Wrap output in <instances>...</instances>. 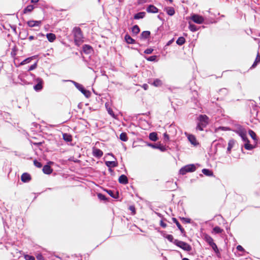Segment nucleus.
<instances>
[{
    "instance_id": "51",
    "label": "nucleus",
    "mask_w": 260,
    "mask_h": 260,
    "mask_svg": "<svg viewBox=\"0 0 260 260\" xmlns=\"http://www.w3.org/2000/svg\"><path fill=\"white\" fill-rule=\"evenodd\" d=\"M108 113L110 115H111L113 117H115V114L114 113V112L113 111V110L111 108H109L108 109Z\"/></svg>"
},
{
    "instance_id": "41",
    "label": "nucleus",
    "mask_w": 260,
    "mask_h": 260,
    "mask_svg": "<svg viewBox=\"0 0 260 260\" xmlns=\"http://www.w3.org/2000/svg\"><path fill=\"white\" fill-rule=\"evenodd\" d=\"M213 232L216 234H220L221 233L223 230L221 229L220 227L216 226L213 229Z\"/></svg>"
},
{
    "instance_id": "45",
    "label": "nucleus",
    "mask_w": 260,
    "mask_h": 260,
    "mask_svg": "<svg viewBox=\"0 0 260 260\" xmlns=\"http://www.w3.org/2000/svg\"><path fill=\"white\" fill-rule=\"evenodd\" d=\"M98 197L101 200L106 201L107 200L106 196L102 193H99Z\"/></svg>"
},
{
    "instance_id": "26",
    "label": "nucleus",
    "mask_w": 260,
    "mask_h": 260,
    "mask_svg": "<svg viewBox=\"0 0 260 260\" xmlns=\"http://www.w3.org/2000/svg\"><path fill=\"white\" fill-rule=\"evenodd\" d=\"M165 11L170 16H173L175 14V10L173 7H166L165 8Z\"/></svg>"
},
{
    "instance_id": "37",
    "label": "nucleus",
    "mask_w": 260,
    "mask_h": 260,
    "mask_svg": "<svg viewBox=\"0 0 260 260\" xmlns=\"http://www.w3.org/2000/svg\"><path fill=\"white\" fill-rule=\"evenodd\" d=\"M202 173L207 176H211L213 175V172L209 169H203Z\"/></svg>"
},
{
    "instance_id": "8",
    "label": "nucleus",
    "mask_w": 260,
    "mask_h": 260,
    "mask_svg": "<svg viewBox=\"0 0 260 260\" xmlns=\"http://www.w3.org/2000/svg\"><path fill=\"white\" fill-rule=\"evenodd\" d=\"M42 24L41 20H29L27 22V25L30 27L39 26Z\"/></svg>"
},
{
    "instance_id": "18",
    "label": "nucleus",
    "mask_w": 260,
    "mask_h": 260,
    "mask_svg": "<svg viewBox=\"0 0 260 260\" xmlns=\"http://www.w3.org/2000/svg\"><path fill=\"white\" fill-rule=\"evenodd\" d=\"M172 221L176 223V225L180 231L181 233L182 234H184L185 233L184 229L182 227L180 223L178 222V221L177 220L176 218H172Z\"/></svg>"
},
{
    "instance_id": "10",
    "label": "nucleus",
    "mask_w": 260,
    "mask_h": 260,
    "mask_svg": "<svg viewBox=\"0 0 260 260\" xmlns=\"http://www.w3.org/2000/svg\"><path fill=\"white\" fill-rule=\"evenodd\" d=\"M248 134L251 137V138L253 140L254 144L253 145H255V147L257 146V142H258V138L256 136V133L251 129H249L248 131Z\"/></svg>"
},
{
    "instance_id": "50",
    "label": "nucleus",
    "mask_w": 260,
    "mask_h": 260,
    "mask_svg": "<svg viewBox=\"0 0 260 260\" xmlns=\"http://www.w3.org/2000/svg\"><path fill=\"white\" fill-rule=\"evenodd\" d=\"M164 138L165 141H169V135L167 133H165L164 134Z\"/></svg>"
},
{
    "instance_id": "3",
    "label": "nucleus",
    "mask_w": 260,
    "mask_h": 260,
    "mask_svg": "<svg viewBox=\"0 0 260 260\" xmlns=\"http://www.w3.org/2000/svg\"><path fill=\"white\" fill-rule=\"evenodd\" d=\"M239 136L242 138V140L245 142L244 148L246 150H251L255 148V145L250 144V141L247 137L246 133L245 131H240L238 132Z\"/></svg>"
},
{
    "instance_id": "16",
    "label": "nucleus",
    "mask_w": 260,
    "mask_h": 260,
    "mask_svg": "<svg viewBox=\"0 0 260 260\" xmlns=\"http://www.w3.org/2000/svg\"><path fill=\"white\" fill-rule=\"evenodd\" d=\"M147 12L148 13H156L158 12V9L153 5H150L147 8Z\"/></svg>"
},
{
    "instance_id": "43",
    "label": "nucleus",
    "mask_w": 260,
    "mask_h": 260,
    "mask_svg": "<svg viewBox=\"0 0 260 260\" xmlns=\"http://www.w3.org/2000/svg\"><path fill=\"white\" fill-rule=\"evenodd\" d=\"M34 164L36 167L38 168H41L42 167V164L36 159L34 160Z\"/></svg>"
},
{
    "instance_id": "14",
    "label": "nucleus",
    "mask_w": 260,
    "mask_h": 260,
    "mask_svg": "<svg viewBox=\"0 0 260 260\" xmlns=\"http://www.w3.org/2000/svg\"><path fill=\"white\" fill-rule=\"evenodd\" d=\"M82 49L83 51L85 54H89L93 51L92 47L91 46L87 44H85L83 46Z\"/></svg>"
},
{
    "instance_id": "60",
    "label": "nucleus",
    "mask_w": 260,
    "mask_h": 260,
    "mask_svg": "<svg viewBox=\"0 0 260 260\" xmlns=\"http://www.w3.org/2000/svg\"><path fill=\"white\" fill-rule=\"evenodd\" d=\"M218 128L222 130H226L228 129L226 127H219Z\"/></svg>"
},
{
    "instance_id": "33",
    "label": "nucleus",
    "mask_w": 260,
    "mask_h": 260,
    "mask_svg": "<svg viewBox=\"0 0 260 260\" xmlns=\"http://www.w3.org/2000/svg\"><path fill=\"white\" fill-rule=\"evenodd\" d=\"M260 62V54L257 52L256 58L253 64L252 65L251 68H255L258 63Z\"/></svg>"
},
{
    "instance_id": "19",
    "label": "nucleus",
    "mask_w": 260,
    "mask_h": 260,
    "mask_svg": "<svg viewBox=\"0 0 260 260\" xmlns=\"http://www.w3.org/2000/svg\"><path fill=\"white\" fill-rule=\"evenodd\" d=\"M37 80L39 81L38 83L34 86V89L36 90H40L42 89L43 86H42V83L43 81L41 79H38Z\"/></svg>"
},
{
    "instance_id": "17",
    "label": "nucleus",
    "mask_w": 260,
    "mask_h": 260,
    "mask_svg": "<svg viewBox=\"0 0 260 260\" xmlns=\"http://www.w3.org/2000/svg\"><path fill=\"white\" fill-rule=\"evenodd\" d=\"M53 170L51 169V167L49 165H45L43 168V172L44 174H50L52 173Z\"/></svg>"
},
{
    "instance_id": "21",
    "label": "nucleus",
    "mask_w": 260,
    "mask_h": 260,
    "mask_svg": "<svg viewBox=\"0 0 260 260\" xmlns=\"http://www.w3.org/2000/svg\"><path fill=\"white\" fill-rule=\"evenodd\" d=\"M150 36V32L149 31H143L140 36L141 39L145 40L148 39Z\"/></svg>"
},
{
    "instance_id": "53",
    "label": "nucleus",
    "mask_w": 260,
    "mask_h": 260,
    "mask_svg": "<svg viewBox=\"0 0 260 260\" xmlns=\"http://www.w3.org/2000/svg\"><path fill=\"white\" fill-rule=\"evenodd\" d=\"M237 249L240 251H244V249L241 245H238L237 247Z\"/></svg>"
},
{
    "instance_id": "27",
    "label": "nucleus",
    "mask_w": 260,
    "mask_h": 260,
    "mask_svg": "<svg viewBox=\"0 0 260 260\" xmlns=\"http://www.w3.org/2000/svg\"><path fill=\"white\" fill-rule=\"evenodd\" d=\"M145 16V12H141L136 14H135L134 16V18L135 19H139L143 18Z\"/></svg>"
},
{
    "instance_id": "23",
    "label": "nucleus",
    "mask_w": 260,
    "mask_h": 260,
    "mask_svg": "<svg viewBox=\"0 0 260 260\" xmlns=\"http://www.w3.org/2000/svg\"><path fill=\"white\" fill-rule=\"evenodd\" d=\"M63 139L68 142H71L72 141V137L70 134L64 133L62 135Z\"/></svg>"
},
{
    "instance_id": "34",
    "label": "nucleus",
    "mask_w": 260,
    "mask_h": 260,
    "mask_svg": "<svg viewBox=\"0 0 260 260\" xmlns=\"http://www.w3.org/2000/svg\"><path fill=\"white\" fill-rule=\"evenodd\" d=\"M140 31V28L137 25H134L132 28V31L135 35L139 34Z\"/></svg>"
},
{
    "instance_id": "40",
    "label": "nucleus",
    "mask_w": 260,
    "mask_h": 260,
    "mask_svg": "<svg viewBox=\"0 0 260 260\" xmlns=\"http://www.w3.org/2000/svg\"><path fill=\"white\" fill-rule=\"evenodd\" d=\"M189 29L192 32L196 31L198 29L196 25L190 23H189Z\"/></svg>"
},
{
    "instance_id": "4",
    "label": "nucleus",
    "mask_w": 260,
    "mask_h": 260,
    "mask_svg": "<svg viewBox=\"0 0 260 260\" xmlns=\"http://www.w3.org/2000/svg\"><path fill=\"white\" fill-rule=\"evenodd\" d=\"M196 170V167L194 164L186 165L182 167L179 171L180 174L184 175L188 172H193Z\"/></svg>"
},
{
    "instance_id": "46",
    "label": "nucleus",
    "mask_w": 260,
    "mask_h": 260,
    "mask_svg": "<svg viewBox=\"0 0 260 260\" xmlns=\"http://www.w3.org/2000/svg\"><path fill=\"white\" fill-rule=\"evenodd\" d=\"M24 258L25 260H35V258L34 256L29 255H24Z\"/></svg>"
},
{
    "instance_id": "54",
    "label": "nucleus",
    "mask_w": 260,
    "mask_h": 260,
    "mask_svg": "<svg viewBox=\"0 0 260 260\" xmlns=\"http://www.w3.org/2000/svg\"><path fill=\"white\" fill-rule=\"evenodd\" d=\"M36 258L37 260H44V258L42 254H39L37 255Z\"/></svg>"
},
{
    "instance_id": "22",
    "label": "nucleus",
    "mask_w": 260,
    "mask_h": 260,
    "mask_svg": "<svg viewBox=\"0 0 260 260\" xmlns=\"http://www.w3.org/2000/svg\"><path fill=\"white\" fill-rule=\"evenodd\" d=\"M235 141L234 140H230L228 143V146L227 148L228 152L230 153L231 152V149L233 147L234 145H235Z\"/></svg>"
},
{
    "instance_id": "49",
    "label": "nucleus",
    "mask_w": 260,
    "mask_h": 260,
    "mask_svg": "<svg viewBox=\"0 0 260 260\" xmlns=\"http://www.w3.org/2000/svg\"><path fill=\"white\" fill-rule=\"evenodd\" d=\"M37 67V63H35L34 64H33L32 65H31L28 69V71H32L34 69H35Z\"/></svg>"
},
{
    "instance_id": "11",
    "label": "nucleus",
    "mask_w": 260,
    "mask_h": 260,
    "mask_svg": "<svg viewBox=\"0 0 260 260\" xmlns=\"http://www.w3.org/2000/svg\"><path fill=\"white\" fill-rule=\"evenodd\" d=\"M187 138L188 141L190 142L191 144L194 146H197L199 145V143L197 141V139L196 137L192 134H188L187 135Z\"/></svg>"
},
{
    "instance_id": "36",
    "label": "nucleus",
    "mask_w": 260,
    "mask_h": 260,
    "mask_svg": "<svg viewBox=\"0 0 260 260\" xmlns=\"http://www.w3.org/2000/svg\"><path fill=\"white\" fill-rule=\"evenodd\" d=\"M185 42V39L183 37H180L178 38L177 40L176 41V43L179 45H182Z\"/></svg>"
},
{
    "instance_id": "29",
    "label": "nucleus",
    "mask_w": 260,
    "mask_h": 260,
    "mask_svg": "<svg viewBox=\"0 0 260 260\" xmlns=\"http://www.w3.org/2000/svg\"><path fill=\"white\" fill-rule=\"evenodd\" d=\"M152 85L155 87L161 86L162 85V82L159 79H155L152 83Z\"/></svg>"
},
{
    "instance_id": "52",
    "label": "nucleus",
    "mask_w": 260,
    "mask_h": 260,
    "mask_svg": "<svg viewBox=\"0 0 260 260\" xmlns=\"http://www.w3.org/2000/svg\"><path fill=\"white\" fill-rule=\"evenodd\" d=\"M166 238L170 242H172L174 239L173 236L172 235H168L166 236Z\"/></svg>"
},
{
    "instance_id": "28",
    "label": "nucleus",
    "mask_w": 260,
    "mask_h": 260,
    "mask_svg": "<svg viewBox=\"0 0 260 260\" xmlns=\"http://www.w3.org/2000/svg\"><path fill=\"white\" fill-rule=\"evenodd\" d=\"M125 40L126 41V42L128 43V44H134L135 43V40H134L129 35H126L125 36Z\"/></svg>"
},
{
    "instance_id": "48",
    "label": "nucleus",
    "mask_w": 260,
    "mask_h": 260,
    "mask_svg": "<svg viewBox=\"0 0 260 260\" xmlns=\"http://www.w3.org/2000/svg\"><path fill=\"white\" fill-rule=\"evenodd\" d=\"M153 51V49L152 48H147L144 51V53L145 54H151Z\"/></svg>"
},
{
    "instance_id": "61",
    "label": "nucleus",
    "mask_w": 260,
    "mask_h": 260,
    "mask_svg": "<svg viewBox=\"0 0 260 260\" xmlns=\"http://www.w3.org/2000/svg\"><path fill=\"white\" fill-rule=\"evenodd\" d=\"M34 144H35V145H41V144H42V143H41V142H40V143H34Z\"/></svg>"
},
{
    "instance_id": "44",
    "label": "nucleus",
    "mask_w": 260,
    "mask_h": 260,
    "mask_svg": "<svg viewBox=\"0 0 260 260\" xmlns=\"http://www.w3.org/2000/svg\"><path fill=\"white\" fill-rule=\"evenodd\" d=\"M128 208L129 210L131 211L132 215H135L136 213V209L134 206H130Z\"/></svg>"
},
{
    "instance_id": "24",
    "label": "nucleus",
    "mask_w": 260,
    "mask_h": 260,
    "mask_svg": "<svg viewBox=\"0 0 260 260\" xmlns=\"http://www.w3.org/2000/svg\"><path fill=\"white\" fill-rule=\"evenodd\" d=\"M46 37L50 42H53L56 39L55 35L52 33L47 34Z\"/></svg>"
},
{
    "instance_id": "12",
    "label": "nucleus",
    "mask_w": 260,
    "mask_h": 260,
    "mask_svg": "<svg viewBox=\"0 0 260 260\" xmlns=\"http://www.w3.org/2000/svg\"><path fill=\"white\" fill-rule=\"evenodd\" d=\"M148 145L153 148L158 149L160 150L161 151H165L166 150V147L164 145H162L160 144H148Z\"/></svg>"
},
{
    "instance_id": "9",
    "label": "nucleus",
    "mask_w": 260,
    "mask_h": 260,
    "mask_svg": "<svg viewBox=\"0 0 260 260\" xmlns=\"http://www.w3.org/2000/svg\"><path fill=\"white\" fill-rule=\"evenodd\" d=\"M76 87L86 97L89 94V92L86 90L82 85L76 83Z\"/></svg>"
},
{
    "instance_id": "59",
    "label": "nucleus",
    "mask_w": 260,
    "mask_h": 260,
    "mask_svg": "<svg viewBox=\"0 0 260 260\" xmlns=\"http://www.w3.org/2000/svg\"><path fill=\"white\" fill-rule=\"evenodd\" d=\"M38 2L39 0H31L32 3H37Z\"/></svg>"
},
{
    "instance_id": "2",
    "label": "nucleus",
    "mask_w": 260,
    "mask_h": 260,
    "mask_svg": "<svg viewBox=\"0 0 260 260\" xmlns=\"http://www.w3.org/2000/svg\"><path fill=\"white\" fill-rule=\"evenodd\" d=\"M198 120L199 122L198 123L196 128L202 131L203 128L208 124L209 118L206 115H200L198 117Z\"/></svg>"
},
{
    "instance_id": "5",
    "label": "nucleus",
    "mask_w": 260,
    "mask_h": 260,
    "mask_svg": "<svg viewBox=\"0 0 260 260\" xmlns=\"http://www.w3.org/2000/svg\"><path fill=\"white\" fill-rule=\"evenodd\" d=\"M174 244L177 246L187 251H190L191 250V246L186 242L176 240L174 241Z\"/></svg>"
},
{
    "instance_id": "20",
    "label": "nucleus",
    "mask_w": 260,
    "mask_h": 260,
    "mask_svg": "<svg viewBox=\"0 0 260 260\" xmlns=\"http://www.w3.org/2000/svg\"><path fill=\"white\" fill-rule=\"evenodd\" d=\"M204 239L209 245L214 242L213 239L210 236L207 234H205L204 236Z\"/></svg>"
},
{
    "instance_id": "57",
    "label": "nucleus",
    "mask_w": 260,
    "mask_h": 260,
    "mask_svg": "<svg viewBox=\"0 0 260 260\" xmlns=\"http://www.w3.org/2000/svg\"><path fill=\"white\" fill-rule=\"evenodd\" d=\"M107 192H108V194H109L110 196H111V197H114V195H113V191H112V190H108V191H107Z\"/></svg>"
},
{
    "instance_id": "39",
    "label": "nucleus",
    "mask_w": 260,
    "mask_h": 260,
    "mask_svg": "<svg viewBox=\"0 0 260 260\" xmlns=\"http://www.w3.org/2000/svg\"><path fill=\"white\" fill-rule=\"evenodd\" d=\"M210 246L212 247L213 250L214 251V252L216 254L219 253V250L218 249V247H217L216 244L214 242H213V243L210 244Z\"/></svg>"
},
{
    "instance_id": "7",
    "label": "nucleus",
    "mask_w": 260,
    "mask_h": 260,
    "mask_svg": "<svg viewBox=\"0 0 260 260\" xmlns=\"http://www.w3.org/2000/svg\"><path fill=\"white\" fill-rule=\"evenodd\" d=\"M92 155L95 157L100 158L103 156V152L101 149L94 147L92 148Z\"/></svg>"
},
{
    "instance_id": "30",
    "label": "nucleus",
    "mask_w": 260,
    "mask_h": 260,
    "mask_svg": "<svg viewBox=\"0 0 260 260\" xmlns=\"http://www.w3.org/2000/svg\"><path fill=\"white\" fill-rule=\"evenodd\" d=\"M34 9V7L33 5H28L23 10V12L24 14H26L31 12Z\"/></svg>"
},
{
    "instance_id": "1",
    "label": "nucleus",
    "mask_w": 260,
    "mask_h": 260,
    "mask_svg": "<svg viewBox=\"0 0 260 260\" xmlns=\"http://www.w3.org/2000/svg\"><path fill=\"white\" fill-rule=\"evenodd\" d=\"M72 33L74 36L75 44L79 46L84 41L83 35L81 29L79 27H75L73 29Z\"/></svg>"
},
{
    "instance_id": "42",
    "label": "nucleus",
    "mask_w": 260,
    "mask_h": 260,
    "mask_svg": "<svg viewBox=\"0 0 260 260\" xmlns=\"http://www.w3.org/2000/svg\"><path fill=\"white\" fill-rule=\"evenodd\" d=\"M179 218L183 223H190L191 222V219L189 218L180 217Z\"/></svg>"
},
{
    "instance_id": "32",
    "label": "nucleus",
    "mask_w": 260,
    "mask_h": 260,
    "mask_svg": "<svg viewBox=\"0 0 260 260\" xmlns=\"http://www.w3.org/2000/svg\"><path fill=\"white\" fill-rule=\"evenodd\" d=\"M35 57H36L35 56H31V57L26 58L25 59L23 60L20 63V65L22 66V65H24L25 64L30 62L31 61V60H32L33 59L35 58Z\"/></svg>"
},
{
    "instance_id": "13",
    "label": "nucleus",
    "mask_w": 260,
    "mask_h": 260,
    "mask_svg": "<svg viewBox=\"0 0 260 260\" xmlns=\"http://www.w3.org/2000/svg\"><path fill=\"white\" fill-rule=\"evenodd\" d=\"M31 179V176L27 173H24L21 176V180L23 182H28Z\"/></svg>"
},
{
    "instance_id": "25",
    "label": "nucleus",
    "mask_w": 260,
    "mask_h": 260,
    "mask_svg": "<svg viewBox=\"0 0 260 260\" xmlns=\"http://www.w3.org/2000/svg\"><path fill=\"white\" fill-rule=\"evenodd\" d=\"M149 138L152 141H156L158 140L157 133L155 132L150 133Z\"/></svg>"
},
{
    "instance_id": "55",
    "label": "nucleus",
    "mask_w": 260,
    "mask_h": 260,
    "mask_svg": "<svg viewBox=\"0 0 260 260\" xmlns=\"http://www.w3.org/2000/svg\"><path fill=\"white\" fill-rule=\"evenodd\" d=\"M160 225L161 227L165 228L167 226V224L165 223L162 220L160 221Z\"/></svg>"
},
{
    "instance_id": "58",
    "label": "nucleus",
    "mask_w": 260,
    "mask_h": 260,
    "mask_svg": "<svg viewBox=\"0 0 260 260\" xmlns=\"http://www.w3.org/2000/svg\"><path fill=\"white\" fill-rule=\"evenodd\" d=\"M34 37L33 36H29V38H28V40H29V41H31V40H34Z\"/></svg>"
},
{
    "instance_id": "38",
    "label": "nucleus",
    "mask_w": 260,
    "mask_h": 260,
    "mask_svg": "<svg viewBox=\"0 0 260 260\" xmlns=\"http://www.w3.org/2000/svg\"><path fill=\"white\" fill-rule=\"evenodd\" d=\"M210 246L212 247L213 250L214 251V252L216 254L219 253V250L218 249V247H217L216 244L214 242H213V243L210 244Z\"/></svg>"
},
{
    "instance_id": "15",
    "label": "nucleus",
    "mask_w": 260,
    "mask_h": 260,
    "mask_svg": "<svg viewBox=\"0 0 260 260\" xmlns=\"http://www.w3.org/2000/svg\"><path fill=\"white\" fill-rule=\"evenodd\" d=\"M118 181L122 184H126L128 183V179L125 175H121L118 178Z\"/></svg>"
},
{
    "instance_id": "31",
    "label": "nucleus",
    "mask_w": 260,
    "mask_h": 260,
    "mask_svg": "<svg viewBox=\"0 0 260 260\" xmlns=\"http://www.w3.org/2000/svg\"><path fill=\"white\" fill-rule=\"evenodd\" d=\"M106 165L109 168L115 167L117 166V162L114 161H107Z\"/></svg>"
},
{
    "instance_id": "35",
    "label": "nucleus",
    "mask_w": 260,
    "mask_h": 260,
    "mask_svg": "<svg viewBox=\"0 0 260 260\" xmlns=\"http://www.w3.org/2000/svg\"><path fill=\"white\" fill-rule=\"evenodd\" d=\"M119 139L124 142H126L128 140L127 134L125 133H122L119 136Z\"/></svg>"
},
{
    "instance_id": "6",
    "label": "nucleus",
    "mask_w": 260,
    "mask_h": 260,
    "mask_svg": "<svg viewBox=\"0 0 260 260\" xmlns=\"http://www.w3.org/2000/svg\"><path fill=\"white\" fill-rule=\"evenodd\" d=\"M191 19L195 23L197 24H202L204 21V18L203 16L193 14L191 16Z\"/></svg>"
},
{
    "instance_id": "62",
    "label": "nucleus",
    "mask_w": 260,
    "mask_h": 260,
    "mask_svg": "<svg viewBox=\"0 0 260 260\" xmlns=\"http://www.w3.org/2000/svg\"><path fill=\"white\" fill-rule=\"evenodd\" d=\"M182 260H189V259L187 258H183Z\"/></svg>"
},
{
    "instance_id": "47",
    "label": "nucleus",
    "mask_w": 260,
    "mask_h": 260,
    "mask_svg": "<svg viewBox=\"0 0 260 260\" xmlns=\"http://www.w3.org/2000/svg\"><path fill=\"white\" fill-rule=\"evenodd\" d=\"M156 56L153 55V56H151L148 57L147 58V60L148 61H155L156 60Z\"/></svg>"
},
{
    "instance_id": "56",
    "label": "nucleus",
    "mask_w": 260,
    "mask_h": 260,
    "mask_svg": "<svg viewBox=\"0 0 260 260\" xmlns=\"http://www.w3.org/2000/svg\"><path fill=\"white\" fill-rule=\"evenodd\" d=\"M142 87L144 90H146L148 89V85L147 84H144L142 86Z\"/></svg>"
},
{
    "instance_id": "63",
    "label": "nucleus",
    "mask_w": 260,
    "mask_h": 260,
    "mask_svg": "<svg viewBox=\"0 0 260 260\" xmlns=\"http://www.w3.org/2000/svg\"><path fill=\"white\" fill-rule=\"evenodd\" d=\"M170 43H171V41H170L168 43V45H169Z\"/></svg>"
}]
</instances>
